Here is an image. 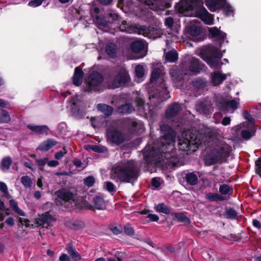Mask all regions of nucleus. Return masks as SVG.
Listing matches in <instances>:
<instances>
[{"mask_svg":"<svg viewBox=\"0 0 261 261\" xmlns=\"http://www.w3.org/2000/svg\"><path fill=\"white\" fill-rule=\"evenodd\" d=\"M220 131L204 127L200 130L191 128L185 130L178 138L179 150L195 151L200 145L208 143V151L204 157L205 164L211 166L227 162L232 151V147L220 138Z\"/></svg>","mask_w":261,"mask_h":261,"instance_id":"obj_1","label":"nucleus"},{"mask_svg":"<svg viewBox=\"0 0 261 261\" xmlns=\"http://www.w3.org/2000/svg\"><path fill=\"white\" fill-rule=\"evenodd\" d=\"M160 128L162 136L160 140L145 146L144 159L148 165L152 166L160 164L178 166L179 159L174 148L175 132L165 124H161Z\"/></svg>","mask_w":261,"mask_h":261,"instance_id":"obj_2","label":"nucleus"},{"mask_svg":"<svg viewBox=\"0 0 261 261\" xmlns=\"http://www.w3.org/2000/svg\"><path fill=\"white\" fill-rule=\"evenodd\" d=\"M129 79L128 72L124 70L119 72L113 79L110 77L105 82L100 73L92 71L86 80L83 88L87 92L100 93L107 88L116 89L124 86Z\"/></svg>","mask_w":261,"mask_h":261,"instance_id":"obj_3","label":"nucleus"},{"mask_svg":"<svg viewBox=\"0 0 261 261\" xmlns=\"http://www.w3.org/2000/svg\"><path fill=\"white\" fill-rule=\"evenodd\" d=\"M139 6L134 7L136 3L133 1H125L128 10L135 15L146 20L151 17L152 13L149 10L156 11L159 14L171 6V1H137Z\"/></svg>","mask_w":261,"mask_h":261,"instance_id":"obj_4","label":"nucleus"},{"mask_svg":"<svg viewBox=\"0 0 261 261\" xmlns=\"http://www.w3.org/2000/svg\"><path fill=\"white\" fill-rule=\"evenodd\" d=\"M178 12L185 16L194 14L205 24H214V16L203 7V1H179L176 3Z\"/></svg>","mask_w":261,"mask_h":261,"instance_id":"obj_5","label":"nucleus"},{"mask_svg":"<svg viewBox=\"0 0 261 261\" xmlns=\"http://www.w3.org/2000/svg\"><path fill=\"white\" fill-rule=\"evenodd\" d=\"M205 66L195 57L189 56L185 59L180 66H173L169 70V73L173 82L181 81L185 75L197 74L204 70Z\"/></svg>","mask_w":261,"mask_h":261,"instance_id":"obj_6","label":"nucleus"},{"mask_svg":"<svg viewBox=\"0 0 261 261\" xmlns=\"http://www.w3.org/2000/svg\"><path fill=\"white\" fill-rule=\"evenodd\" d=\"M164 68L161 64H158L155 66L151 72L150 82L151 83L155 82L157 86L156 91L152 94L149 93V98L151 103H155L156 101L159 102L166 100L170 97L167 88L165 83Z\"/></svg>","mask_w":261,"mask_h":261,"instance_id":"obj_7","label":"nucleus"},{"mask_svg":"<svg viewBox=\"0 0 261 261\" xmlns=\"http://www.w3.org/2000/svg\"><path fill=\"white\" fill-rule=\"evenodd\" d=\"M138 170L135 162L125 160L114 165L111 170V178L116 181L130 182L137 178Z\"/></svg>","mask_w":261,"mask_h":261,"instance_id":"obj_8","label":"nucleus"},{"mask_svg":"<svg viewBox=\"0 0 261 261\" xmlns=\"http://www.w3.org/2000/svg\"><path fill=\"white\" fill-rule=\"evenodd\" d=\"M225 52V50H224L223 53H221L219 48L212 45L203 46L196 51L197 55L205 61L210 67L216 69L220 68L223 64L221 59L223 53Z\"/></svg>","mask_w":261,"mask_h":261,"instance_id":"obj_9","label":"nucleus"},{"mask_svg":"<svg viewBox=\"0 0 261 261\" xmlns=\"http://www.w3.org/2000/svg\"><path fill=\"white\" fill-rule=\"evenodd\" d=\"M182 110L181 105L177 102L170 105L165 112V117L168 120L173 121L172 126L180 127V130L183 127L184 119L181 117Z\"/></svg>","mask_w":261,"mask_h":261,"instance_id":"obj_10","label":"nucleus"},{"mask_svg":"<svg viewBox=\"0 0 261 261\" xmlns=\"http://www.w3.org/2000/svg\"><path fill=\"white\" fill-rule=\"evenodd\" d=\"M120 29L122 32L128 34H138L142 35L148 38L152 37L153 33L151 29L145 25L137 24H132L126 21H123L120 25Z\"/></svg>","mask_w":261,"mask_h":261,"instance_id":"obj_11","label":"nucleus"},{"mask_svg":"<svg viewBox=\"0 0 261 261\" xmlns=\"http://www.w3.org/2000/svg\"><path fill=\"white\" fill-rule=\"evenodd\" d=\"M107 142L111 145L119 146L126 140V136L117 126L111 125L107 128Z\"/></svg>","mask_w":261,"mask_h":261,"instance_id":"obj_12","label":"nucleus"},{"mask_svg":"<svg viewBox=\"0 0 261 261\" xmlns=\"http://www.w3.org/2000/svg\"><path fill=\"white\" fill-rule=\"evenodd\" d=\"M205 5L212 12H219L220 10L227 16L234 15V9L227 3V1H205Z\"/></svg>","mask_w":261,"mask_h":261,"instance_id":"obj_13","label":"nucleus"},{"mask_svg":"<svg viewBox=\"0 0 261 261\" xmlns=\"http://www.w3.org/2000/svg\"><path fill=\"white\" fill-rule=\"evenodd\" d=\"M239 101L240 99L238 98L230 99L229 96H226V97L217 96L216 99V105L220 111L228 112V108H230L232 109L230 113H233L234 110L238 109Z\"/></svg>","mask_w":261,"mask_h":261,"instance_id":"obj_14","label":"nucleus"},{"mask_svg":"<svg viewBox=\"0 0 261 261\" xmlns=\"http://www.w3.org/2000/svg\"><path fill=\"white\" fill-rule=\"evenodd\" d=\"M57 195L61 204L65 207H70L76 205L74 196L69 191L66 189L59 190L57 192Z\"/></svg>","mask_w":261,"mask_h":261,"instance_id":"obj_15","label":"nucleus"},{"mask_svg":"<svg viewBox=\"0 0 261 261\" xmlns=\"http://www.w3.org/2000/svg\"><path fill=\"white\" fill-rule=\"evenodd\" d=\"M130 47L134 53L140 54L139 58H143L147 54V44L143 40H136L133 41Z\"/></svg>","mask_w":261,"mask_h":261,"instance_id":"obj_16","label":"nucleus"},{"mask_svg":"<svg viewBox=\"0 0 261 261\" xmlns=\"http://www.w3.org/2000/svg\"><path fill=\"white\" fill-rule=\"evenodd\" d=\"M197 111L205 115L211 114L213 111V104L211 100L204 99L198 101L196 106Z\"/></svg>","mask_w":261,"mask_h":261,"instance_id":"obj_17","label":"nucleus"},{"mask_svg":"<svg viewBox=\"0 0 261 261\" xmlns=\"http://www.w3.org/2000/svg\"><path fill=\"white\" fill-rule=\"evenodd\" d=\"M237 127V129L242 128L241 136L245 140H249L255 135L256 132L254 124L253 123H241Z\"/></svg>","mask_w":261,"mask_h":261,"instance_id":"obj_18","label":"nucleus"},{"mask_svg":"<svg viewBox=\"0 0 261 261\" xmlns=\"http://www.w3.org/2000/svg\"><path fill=\"white\" fill-rule=\"evenodd\" d=\"M210 32L212 36L216 38L215 40V44L218 45L220 47L222 46V44L224 43L225 41L226 43L228 41L226 40V34L224 32H221L217 28L214 27L210 29Z\"/></svg>","mask_w":261,"mask_h":261,"instance_id":"obj_19","label":"nucleus"},{"mask_svg":"<svg viewBox=\"0 0 261 261\" xmlns=\"http://www.w3.org/2000/svg\"><path fill=\"white\" fill-rule=\"evenodd\" d=\"M227 75L230 76V74H224L220 71H214L211 74L210 82L214 86H218L226 80Z\"/></svg>","mask_w":261,"mask_h":261,"instance_id":"obj_20","label":"nucleus"},{"mask_svg":"<svg viewBox=\"0 0 261 261\" xmlns=\"http://www.w3.org/2000/svg\"><path fill=\"white\" fill-rule=\"evenodd\" d=\"M129 128L136 134L142 133L144 130V126L141 121L135 119H128L126 123Z\"/></svg>","mask_w":261,"mask_h":261,"instance_id":"obj_21","label":"nucleus"},{"mask_svg":"<svg viewBox=\"0 0 261 261\" xmlns=\"http://www.w3.org/2000/svg\"><path fill=\"white\" fill-rule=\"evenodd\" d=\"M136 102L139 107L143 109L144 113L145 114L150 115L151 116H153L156 115V109H154L152 106L149 105L148 103L144 105V101L142 98L140 97H137L136 99Z\"/></svg>","mask_w":261,"mask_h":261,"instance_id":"obj_22","label":"nucleus"},{"mask_svg":"<svg viewBox=\"0 0 261 261\" xmlns=\"http://www.w3.org/2000/svg\"><path fill=\"white\" fill-rule=\"evenodd\" d=\"M53 220V217L48 213H45L39 215L36 221L38 226L47 228L50 226Z\"/></svg>","mask_w":261,"mask_h":261,"instance_id":"obj_23","label":"nucleus"},{"mask_svg":"<svg viewBox=\"0 0 261 261\" xmlns=\"http://www.w3.org/2000/svg\"><path fill=\"white\" fill-rule=\"evenodd\" d=\"M93 205H89L87 207V208L92 210L93 208H95L99 210H103L106 207L104 199L100 195H96L93 198Z\"/></svg>","mask_w":261,"mask_h":261,"instance_id":"obj_24","label":"nucleus"},{"mask_svg":"<svg viewBox=\"0 0 261 261\" xmlns=\"http://www.w3.org/2000/svg\"><path fill=\"white\" fill-rule=\"evenodd\" d=\"M27 127L37 135H47L49 130V128L46 125H36L29 124L27 125Z\"/></svg>","mask_w":261,"mask_h":261,"instance_id":"obj_25","label":"nucleus"},{"mask_svg":"<svg viewBox=\"0 0 261 261\" xmlns=\"http://www.w3.org/2000/svg\"><path fill=\"white\" fill-rule=\"evenodd\" d=\"M69 102L72 105V111L73 113L79 118L84 117L86 114L85 111H81L80 109L76 108L78 104V97L76 95L75 97H71L69 100Z\"/></svg>","mask_w":261,"mask_h":261,"instance_id":"obj_26","label":"nucleus"},{"mask_svg":"<svg viewBox=\"0 0 261 261\" xmlns=\"http://www.w3.org/2000/svg\"><path fill=\"white\" fill-rule=\"evenodd\" d=\"M192 84L195 90L201 91L207 86L208 82L204 78L197 77L192 81Z\"/></svg>","mask_w":261,"mask_h":261,"instance_id":"obj_27","label":"nucleus"},{"mask_svg":"<svg viewBox=\"0 0 261 261\" xmlns=\"http://www.w3.org/2000/svg\"><path fill=\"white\" fill-rule=\"evenodd\" d=\"M57 144V141L54 139H49L42 142L39 145L38 149L41 151H48Z\"/></svg>","mask_w":261,"mask_h":261,"instance_id":"obj_28","label":"nucleus"},{"mask_svg":"<svg viewBox=\"0 0 261 261\" xmlns=\"http://www.w3.org/2000/svg\"><path fill=\"white\" fill-rule=\"evenodd\" d=\"M83 77V72L79 67H76L73 76V84L76 86H80L82 83Z\"/></svg>","mask_w":261,"mask_h":261,"instance_id":"obj_29","label":"nucleus"},{"mask_svg":"<svg viewBox=\"0 0 261 261\" xmlns=\"http://www.w3.org/2000/svg\"><path fill=\"white\" fill-rule=\"evenodd\" d=\"M171 216L177 219V221L182 223L185 225H188L190 223L189 218L184 213H172Z\"/></svg>","mask_w":261,"mask_h":261,"instance_id":"obj_30","label":"nucleus"},{"mask_svg":"<svg viewBox=\"0 0 261 261\" xmlns=\"http://www.w3.org/2000/svg\"><path fill=\"white\" fill-rule=\"evenodd\" d=\"M96 108L98 111L108 116L111 115L113 112V108L112 107L104 103L98 104Z\"/></svg>","mask_w":261,"mask_h":261,"instance_id":"obj_31","label":"nucleus"},{"mask_svg":"<svg viewBox=\"0 0 261 261\" xmlns=\"http://www.w3.org/2000/svg\"><path fill=\"white\" fill-rule=\"evenodd\" d=\"M68 254L74 261H80L81 257L80 255L73 248L72 244L69 243L66 248Z\"/></svg>","mask_w":261,"mask_h":261,"instance_id":"obj_32","label":"nucleus"},{"mask_svg":"<svg viewBox=\"0 0 261 261\" xmlns=\"http://www.w3.org/2000/svg\"><path fill=\"white\" fill-rule=\"evenodd\" d=\"M12 163V160L10 157H5L1 161L0 169L2 171L4 172H7L9 169Z\"/></svg>","mask_w":261,"mask_h":261,"instance_id":"obj_33","label":"nucleus"},{"mask_svg":"<svg viewBox=\"0 0 261 261\" xmlns=\"http://www.w3.org/2000/svg\"><path fill=\"white\" fill-rule=\"evenodd\" d=\"M106 52L110 58H115L117 55V46L113 43H108L106 47Z\"/></svg>","mask_w":261,"mask_h":261,"instance_id":"obj_34","label":"nucleus"},{"mask_svg":"<svg viewBox=\"0 0 261 261\" xmlns=\"http://www.w3.org/2000/svg\"><path fill=\"white\" fill-rule=\"evenodd\" d=\"M135 111V109L131 103H127L122 105L118 109V112L122 114H130Z\"/></svg>","mask_w":261,"mask_h":261,"instance_id":"obj_35","label":"nucleus"},{"mask_svg":"<svg viewBox=\"0 0 261 261\" xmlns=\"http://www.w3.org/2000/svg\"><path fill=\"white\" fill-rule=\"evenodd\" d=\"M100 9L95 4L93 5L91 8V13L93 17H95L96 22L100 25H104L105 23L100 20V16L98 15Z\"/></svg>","mask_w":261,"mask_h":261,"instance_id":"obj_36","label":"nucleus"},{"mask_svg":"<svg viewBox=\"0 0 261 261\" xmlns=\"http://www.w3.org/2000/svg\"><path fill=\"white\" fill-rule=\"evenodd\" d=\"M11 116L6 110L0 109V124L8 123L11 121Z\"/></svg>","mask_w":261,"mask_h":261,"instance_id":"obj_37","label":"nucleus"},{"mask_svg":"<svg viewBox=\"0 0 261 261\" xmlns=\"http://www.w3.org/2000/svg\"><path fill=\"white\" fill-rule=\"evenodd\" d=\"M185 179L190 185H195L198 182V177L194 173L189 172L186 174Z\"/></svg>","mask_w":261,"mask_h":261,"instance_id":"obj_38","label":"nucleus"},{"mask_svg":"<svg viewBox=\"0 0 261 261\" xmlns=\"http://www.w3.org/2000/svg\"><path fill=\"white\" fill-rule=\"evenodd\" d=\"M10 205L11 208L17 214L21 216H24L25 213L22 211L18 206L17 202L13 199H11L9 201Z\"/></svg>","mask_w":261,"mask_h":261,"instance_id":"obj_39","label":"nucleus"},{"mask_svg":"<svg viewBox=\"0 0 261 261\" xmlns=\"http://www.w3.org/2000/svg\"><path fill=\"white\" fill-rule=\"evenodd\" d=\"M166 60L169 62H174L177 60L178 55L176 50H172L168 52L165 51Z\"/></svg>","mask_w":261,"mask_h":261,"instance_id":"obj_40","label":"nucleus"},{"mask_svg":"<svg viewBox=\"0 0 261 261\" xmlns=\"http://www.w3.org/2000/svg\"><path fill=\"white\" fill-rule=\"evenodd\" d=\"M224 215L227 219H235L237 217L238 213L232 208L226 207Z\"/></svg>","mask_w":261,"mask_h":261,"instance_id":"obj_41","label":"nucleus"},{"mask_svg":"<svg viewBox=\"0 0 261 261\" xmlns=\"http://www.w3.org/2000/svg\"><path fill=\"white\" fill-rule=\"evenodd\" d=\"M189 33L193 37H198L201 33V29L198 25H192L189 27Z\"/></svg>","mask_w":261,"mask_h":261,"instance_id":"obj_42","label":"nucleus"},{"mask_svg":"<svg viewBox=\"0 0 261 261\" xmlns=\"http://www.w3.org/2000/svg\"><path fill=\"white\" fill-rule=\"evenodd\" d=\"M155 208L157 212H161L165 214H168L170 213V210L164 203H159V204L156 205Z\"/></svg>","mask_w":261,"mask_h":261,"instance_id":"obj_43","label":"nucleus"},{"mask_svg":"<svg viewBox=\"0 0 261 261\" xmlns=\"http://www.w3.org/2000/svg\"><path fill=\"white\" fill-rule=\"evenodd\" d=\"M205 198L211 201L222 200V196L217 193H208L205 195Z\"/></svg>","mask_w":261,"mask_h":261,"instance_id":"obj_44","label":"nucleus"},{"mask_svg":"<svg viewBox=\"0 0 261 261\" xmlns=\"http://www.w3.org/2000/svg\"><path fill=\"white\" fill-rule=\"evenodd\" d=\"M103 188L112 194L116 191V186L111 181H105L103 184Z\"/></svg>","mask_w":261,"mask_h":261,"instance_id":"obj_45","label":"nucleus"},{"mask_svg":"<svg viewBox=\"0 0 261 261\" xmlns=\"http://www.w3.org/2000/svg\"><path fill=\"white\" fill-rule=\"evenodd\" d=\"M145 69L144 65L142 64H139L136 66L135 68V73L136 75L138 78L141 79L143 77L144 75Z\"/></svg>","mask_w":261,"mask_h":261,"instance_id":"obj_46","label":"nucleus"},{"mask_svg":"<svg viewBox=\"0 0 261 261\" xmlns=\"http://www.w3.org/2000/svg\"><path fill=\"white\" fill-rule=\"evenodd\" d=\"M232 189L227 184H223L219 187V192L223 195H226L232 192Z\"/></svg>","mask_w":261,"mask_h":261,"instance_id":"obj_47","label":"nucleus"},{"mask_svg":"<svg viewBox=\"0 0 261 261\" xmlns=\"http://www.w3.org/2000/svg\"><path fill=\"white\" fill-rule=\"evenodd\" d=\"M46 1H29L28 5L33 8H36L43 4V7L45 8L49 4V2L46 3Z\"/></svg>","mask_w":261,"mask_h":261,"instance_id":"obj_48","label":"nucleus"},{"mask_svg":"<svg viewBox=\"0 0 261 261\" xmlns=\"http://www.w3.org/2000/svg\"><path fill=\"white\" fill-rule=\"evenodd\" d=\"M57 131L60 135H65L67 131L66 124L64 122H61L59 123L57 127Z\"/></svg>","mask_w":261,"mask_h":261,"instance_id":"obj_49","label":"nucleus"},{"mask_svg":"<svg viewBox=\"0 0 261 261\" xmlns=\"http://www.w3.org/2000/svg\"><path fill=\"white\" fill-rule=\"evenodd\" d=\"M243 115L244 118L248 120V122H243V123H253V124H254V119L247 111L244 110L243 111Z\"/></svg>","mask_w":261,"mask_h":261,"instance_id":"obj_50","label":"nucleus"},{"mask_svg":"<svg viewBox=\"0 0 261 261\" xmlns=\"http://www.w3.org/2000/svg\"><path fill=\"white\" fill-rule=\"evenodd\" d=\"M83 181L85 186L88 187H91L95 183V179L93 176H89L84 178Z\"/></svg>","mask_w":261,"mask_h":261,"instance_id":"obj_51","label":"nucleus"},{"mask_svg":"<svg viewBox=\"0 0 261 261\" xmlns=\"http://www.w3.org/2000/svg\"><path fill=\"white\" fill-rule=\"evenodd\" d=\"M21 182L25 188L31 187L32 184L31 179L27 175L21 177Z\"/></svg>","mask_w":261,"mask_h":261,"instance_id":"obj_52","label":"nucleus"},{"mask_svg":"<svg viewBox=\"0 0 261 261\" xmlns=\"http://www.w3.org/2000/svg\"><path fill=\"white\" fill-rule=\"evenodd\" d=\"M35 162L37 163V164L38 165V166L40 167L41 169L42 170L43 169V168L44 166L47 164L48 162V158H44L42 159H35Z\"/></svg>","mask_w":261,"mask_h":261,"instance_id":"obj_53","label":"nucleus"},{"mask_svg":"<svg viewBox=\"0 0 261 261\" xmlns=\"http://www.w3.org/2000/svg\"><path fill=\"white\" fill-rule=\"evenodd\" d=\"M124 231L128 236H132L135 233L133 228L129 225L127 224L124 227Z\"/></svg>","mask_w":261,"mask_h":261,"instance_id":"obj_54","label":"nucleus"},{"mask_svg":"<svg viewBox=\"0 0 261 261\" xmlns=\"http://www.w3.org/2000/svg\"><path fill=\"white\" fill-rule=\"evenodd\" d=\"M255 171L261 178V156L255 161Z\"/></svg>","mask_w":261,"mask_h":261,"instance_id":"obj_55","label":"nucleus"},{"mask_svg":"<svg viewBox=\"0 0 261 261\" xmlns=\"http://www.w3.org/2000/svg\"><path fill=\"white\" fill-rule=\"evenodd\" d=\"M74 165L77 168H79L80 170H83L86 166L82 163V162L79 159H74L73 161Z\"/></svg>","mask_w":261,"mask_h":261,"instance_id":"obj_56","label":"nucleus"},{"mask_svg":"<svg viewBox=\"0 0 261 261\" xmlns=\"http://www.w3.org/2000/svg\"><path fill=\"white\" fill-rule=\"evenodd\" d=\"M174 23V20L171 17H168L165 19V24L168 28H172Z\"/></svg>","mask_w":261,"mask_h":261,"instance_id":"obj_57","label":"nucleus"},{"mask_svg":"<svg viewBox=\"0 0 261 261\" xmlns=\"http://www.w3.org/2000/svg\"><path fill=\"white\" fill-rule=\"evenodd\" d=\"M161 179L159 177H154L152 179L151 183L152 186L158 188L161 185Z\"/></svg>","mask_w":261,"mask_h":261,"instance_id":"obj_58","label":"nucleus"},{"mask_svg":"<svg viewBox=\"0 0 261 261\" xmlns=\"http://www.w3.org/2000/svg\"><path fill=\"white\" fill-rule=\"evenodd\" d=\"M64 151H60L57 152H56L55 154V158L57 160H60L61 158H62L65 154L67 153L66 150L64 148Z\"/></svg>","mask_w":261,"mask_h":261,"instance_id":"obj_59","label":"nucleus"},{"mask_svg":"<svg viewBox=\"0 0 261 261\" xmlns=\"http://www.w3.org/2000/svg\"><path fill=\"white\" fill-rule=\"evenodd\" d=\"M19 222L22 225H25L26 227H29L30 226V221L28 219L19 218Z\"/></svg>","mask_w":261,"mask_h":261,"instance_id":"obj_60","label":"nucleus"},{"mask_svg":"<svg viewBox=\"0 0 261 261\" xmlns=\"http://www.w3.org/2000/svg\"><path fill=\"white\" fill-rule=\"evenodd\" d=\"M10 106V103L4 99L0 98V107L4 108H9Z\"/></svg>","mask_w":261,"mask_h":261,"instance_id":"obj_61","label":"nucleus"},{"mask_svg":"<svg viewBox=\"0 0 261 261\" xmlns=\"http://www.w3.org/2000/svg\"><path fill=\"white\" fill-rule=\"evenodd\" d=\"M147 217L152 222H156L159 220V217L155 214H149Z\"/></svg>","mask_w":261,"mask_h":261,"instance_id":"obj_62","label":"nucleus"},{"mask_svg":"<svg viewBox=\"0 0 261 261\" xmlns=\"http://www.w3.org/2000/svg\"><path fill=\"white\" fill-rule=\"evenodd\" d=\"M59 164V162L56 160L49 161L48 159L47 165L50 167H55Z\"/></svg>","mask_w":261,"mask_h":261,"instance_id":"obj_63","label":"nucleus"},{"mask_svg":"<svg viewBox=\"0 0 261 261\" xmlns=\"http://www.w3.org/2000/svg\"><path fill=\"white\" fill-rule=\"evenodd\" d=\"M110 229L115 234H118L121 233V231L116 226H111Z\"/></svg>","mask_w":261,"mask_h":261,"instance_id":"obj_64","label":"nucleus"}]
</instances>
